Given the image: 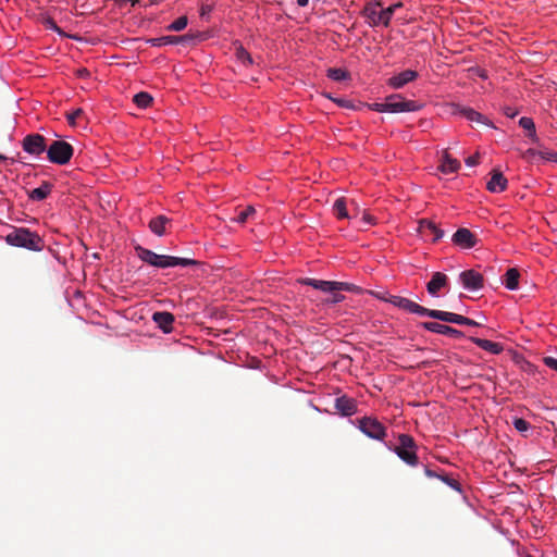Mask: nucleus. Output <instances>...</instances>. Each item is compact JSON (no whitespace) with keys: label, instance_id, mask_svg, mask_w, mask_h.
Wrapping results in <instances>:
<instances>
[{"label":"nucleus","instance_id":"1","mask_svg":"<svg viewBox=\"0 0 557 557\" xmlns=\"http://www.w3.org/2000/svg\"><path fill=\"white\" fill-rule=\"evenodd\" d=\"M139 259L147 264L159 268L189 267L197 264V261L190 258L174 257L168 255H159L144 247L136 248Z\"/></svg>","mask_w":557,"mask_h":557},{"label":"nucleus","instance_id":"2","mask_svg":"<svg viewBox=\"0 0 557 557\" xmlns=\"http://www.w3.org/2000/svg\"><path fill=\"white\" fill-rule=\"evenodd\" d=\"M5 243L32 251H40L44 247L40 236L26 227L14 228L5 236Z\"/></svg>","mask_w":557,"mask_h":557},{"label":"nucleus","instance_id":"3","mask_svg":"<svg viewBox=\"0 0 557 557\" xmlns=\"http://www.w3.org/2000/svg\"><path fill=\"white\" fill-rule=\"evenodd\" d=\"M384 444L406 465L410 467H416L419 465V458L417 456V444L414 443L412 436L408 434H400L398 436V445L395 447H392L387 443Z\"/></svg>","mask_w":557,"mask_h":557},{"label":"nucleus","instance_id":"4","mask_svg":"<svg viewBox=\"0 0 557 557\" xmlns=\"http://www.w3.org/2000/svg\"><path fill=\"white\" fill-rule=\"evenodd\" d=\"M298 283L306 286H311L314 289H318L324 294H334V292H352L355 289V285L346 282H336V281H324L317 278H299Z\"/></svg>","mask_w":557,"mask_h":557},{"label":"nucleus","instance_id":"5","mask_svg":"<svg viewBox=\"0 0 557 557\" xmlns=\"http://www.w3.org/2000/svg\"><path fill=\"white\" fill-rule=\"evenodd\" d=\"M354 423V421H351ZM357 429L367 437L383 442L386 436V428L373 417H363L355 422Z\"/></svg>","mask_w":557,"mask_h":557},{"label":"nucleus","instance_id":"6","mask_svg":"<svg viewBox=\"0 0 557 557\" xmlns=\"http://www.w3.org/2000/svg\"><path fill=\"white\" fill-rule=\"evenodd\" d=\"M73 153L72 145L64 140H54L47 147V158L54 164L64 165L69 163Z\"/></svg>","mask_w":557,"mask_h":557},{"label":"nucleus","instance_id":"7","mask_svg":"<svg viewBox=\"0 0 557 557\" xmlns=\"http://www.w3.org/2000/svg\"><path fill=\"white\" fill-rule=\"evenodd\" d=\"M386 101L388 113L416 112L423 108V104L413 100H406L399 94L386 97Z\"/></svg>","mask_w":557,"mask_h":557},{"label":"nucleus","instance_id":"8","mask_svg":"<svg viewBox=\"0 0 557 557\" xmlns=\"http://www.w3.org/2000/svg\"><path fill=\"white\" fill-rule=\"evenodd\" d=\"M450 108H451V114H454V115H460V116H463L469 122H475V123L485 125L490 128H496L494 123L488 117H486L485 115H483L482 113L475 111L474 109H472L470 107H466V106H462L459 103H451Z\"/></svg>","mask_w":557,"mask_h":557},{"label":"nucleus","instance_id":"9","mask_svg":"<svg viewBox=\"0 0 557 557\" xmlns=\"http://www.w3.org/2000/svg\"><path fill=\"white\" fill-rule=\"evenodd\" d=\"M22 148L24 152L38 158L47 151L46 138L37 133L28 134L22 140Z\"/></svg>","mask_w":557,"mask_h":557},{"label":"nucleus","instance_id":"10","mask_svg":"<svg viewBox=\"0 0 557 557\" xmlns=\"http://www.w3.org/2000/svg\"><path fill=\"white\" fill-rule=\"evenodd\" d=\"M383 301L388 302L393 305L394 307H397L399 309H403L405 311H408L410 313H414L420 317H424L426 312V308L423 306H420L419 304L397 295H388L387 298H383Z\"/></svg>","mask_w":557,"mask_h":557},{"label":"nucleus","instance_id":"11","mask_svg":"<svg viewBox=\"0 0 557 557\" xmlns=\"http://www.w3.org/2000/svg\"><path fill=\"white\" fill-rule=\"evenodd\" d=\"M458 281L463 289L472 293L482 289L484 283L483 275L472 269L460 272Z\"/></svg>","mask_w":557,"mask_h":557},{"label":"nucleus","instance_id":"12","mask_svg":"<svg viewBox=\"0 0 557 557\" xmlns=\"http://www.w3.org/2000/svg\"><path fill=\"white\" fill-rule=\"evenodd\" d=\"M478 242V237L466 227L458 228L451 236V243L461 250L474 248Z\"/></svg>","mask_w":557,"mask_h":557},{"label":"nucleus","instance_id":"13","mask_svg":"<svg viewBox=\"0 0 557 557\" xmlns=\"http://www.w3.org/2000/svg\"><path fill=\"white\" fill-rule=\"evenodd\" d=\"M418 232L424 239H430L434 243L442 239L445 235L444 230H442L433 221L428 219H422L419 221Z\"/></svg>","mask_w":557,"mask_h":557},{"label":"nucleus","instance_id":"14","mask_svg":"<svg viewBox=\"0 0 557 557\" xmlns=\"http://www.w3.org/2000/svg\"><path fill=\"white\" fill-rule=\"evenodd\" d=\"M421 327L435 334L447 335L455 338L463 337L461 331L438 322H422Z\"/></svg>","mask_w":557,"mask_h":557},{"label":"nucleus","instance_id":"15","mask_svg":"<svg viewBox=\"0 0 557 557\" xmlns=\"http://www.w3.org/2000/svg\"><path fill=\"white\" fill-rule=\"evenodd\" d=\"M334 407L343 417H351L357 412V401L347 395L336 397Z\"/></svg>","mask_w":557,"mask_h":557},{"label":"nucleus","instance_id":"16","mask_svg":"<svg viewBox=\"0 0 557 557\" xmlns=\"http://www.w3.org/2000/svg\"><path fill=\"white\" fill-rule=\"evenodd\" d=\"M418 77V72L413 70H405L391 78H388V86L394 89H400L408 83L414 81Z\"/></svg>","mask_w":557,"mask_h":557},{"label":"nucleus","instance_id":"17","mask_svg":"<svg viewBox=\"0 0 557 557\" xmlns=\"http://www.w3.org/2000/svg\"><path fill=\"white\" fill-rule=\"evenodd\" d=\"M448 284V277L446 274L442 272H435L432 275V278L426 284V290L430 296L438 297V292L442 288H445Z\"/></svg>","mask_w":557,"mask_h":557},{"label":"nucleus","instance_id":"18","mask_svg":"<svg viewBox=\"0 0 557 557\" xmlns=\"http://www.w3.org/2000/svg\"><path fill=\"white\" fill-rule=\"evenodd\" d=\"M508 184L507 178L498 170H493L490 181L486 183V188L491 193H502L506 189Z\"/></svg>","mask_w":557,"mask_h":557},{"label":"nucleus","instance_id":"19","mask_svg":"<svg viewBox=\"0 0 557 557\" xmlns=\"http://www.w3.org/2000/svg\"><path fill=\"white\" fill-rule=\"evenodd\" d=\"M424 317H429L434 320L453 323V324H458V325L461 321V314H457V313L448 312V311H442V310H433V309H428V308H426V312H425Z\"/></svg>","mask_w":557,"mask_h":557},{"label":"nucleus","instance_id":"20","mask_svg":"<svg viewBox=\"0 0 557 557\" xmlns=\"http://www.w3.org/2000/svg\"><path fill=\"white\" fill-rule=\"evenodd\" d=\"M153 322L158 325L163 333L169 334L172 332V324L174 315L168 311H157L152 314Z\"/></svg>","mask_w":557,"mask_h":557},{"label":"nucleus","instance_id":"21","mask_svg":"<svg viewBox=\"0 0 557 557\" xmlns=\"http://www.w3.org/2000/svg\"><path fill=\"white\" fill-rule=\"evenodd\" d=\"M171 223V219L165 215H158L150 220L149 230L157 236L161 237L165 234V226Z\"/></svg>","mask_w":557,"mask_h":557},{"label":"nucleus","instance_id":"22","mask_svg":"<svg viewBox=\"0 0 557 557\" xmlns=\"http://www.w3.org/2000/svg\"><path fill=\"white\" fill-rule=\"evenodd\" d=\"M470 339L478 347H480L481 349L486 350L493 355H498L503 351V345L499 343L492 342L488 339L479 338V337H471Z\"/></svg>","mask_w":557,"mask_h":557},{"label":"nucleus","instance_id":"23","mask_svg":"<svg viewBox=\"0 0 557 557\" xmlns=\"http://www.w3.org/2000/svg\"><path fill=\"white\" fill-rule=\"evenodd\" d=\"M51 189H52V185L48 182H44L40 186L34 188L29 193L28 197L32 200L41 201L49 196V194L51 193Z\"/></svg>","mask_w":557,"mask_h":557},{"label":"nucleus","instance_id":"24","mask_svg":"<svg viewBox=\"0 0 557 557\" xmlns=\"http://www.w3.org/2000/svg\"><path fill=\"white\" fill-rule=\"evenodd\" d=\"M519 271L516 268H509L505 273L503 284L508 290H516L519 285Z\"/></svg>","mask_w":557,"mask_h":557},{"label":"nucleus","instance_id":"25","mask_svg":"<svg viewBox=\"0 0 557 557\" xmlns=\"http://www.w3.org/2000/svg\"><path fill=\"white\" fill-rule=\"evenodd\" d=\"M440 169L446 174L455 173L460 169V162L446 153L442 159Z\"/></svg>","mask_w":557,"mask_h":557},{"label":"nucleus","instance_id":"26","mask_svg":"<svg viewBox=\"0 0 557 557\" xmlns=\"http://www.w3.org/2000/svg\"><path fill=\"white\" fill-rule=\"evenodd\" d=\"M519 125L524 131L528 132V136L531 138V140L533 143H537L539 141V137L536 135V129H535V123H534L533 119H531L529 116H522L519 120Z\"/></svg>","mask_w":557,"mask_h":557},{"label":"nucleus","instance_id":"27","mask_svg":"<svg viewBox=\"0 0 557 557\" xmlns=\"http://www.w3.org/2000/svg\"><path fill=\"white\" fill-rule=\"evenodd\" d=\"M403 7L401 2L394 3L380 11L379 21H382L384 26H388L395 11Z\"/></svg>","mask_w":557,"mask_h":557},{"label":"nucleus","instance_id":"28","mask_svg":"<svg viewBox=\"0 0 557 557\" xmlns=\"http://www.w3.org/2000/svg\"><path fill=\"white\" fill-rule=\"evenodd\" d=\"M326 76L335 82H343L350 78V74L346 70L339 67H330L326 71Z\"/></svg>","mask_w":557,"mask_h":557},{"label":"nucleus","instance_id":"29","mask_svg":"<svg viewBox=\"0 0 557 557\" xmlns=\"http://www.w3.org/2000/svg\"><path fill=\"white\" fill-rule=\"evenodd\" d=\"M346 206L347 205H346L345 198L341 197L335 200V202L333 205V210H334L335 214L337 215V218H339V219H348L349 218Z\"/></svg>","mask_w":557,"mask_h":557},{"label":"nucleus","instance_id":"30","mask_svg":"<svg viewBox=\"0 0 557 557\" xmlns=\"http://www.w3.org/2000/svg\"><path fill=\"white\" fill-rule=\"evenodd\" d=\"M363 15L369 20V24L371 26H377L382 24V21H379L380 12H376V9L370 5L364 8Z\"/></svg>","mask_w":557,"mask_h":557},{"label":"nucleus","instance_id":"31","mask_svg":"<svg viewBox=\"0 0 557 557\" xmlns=\"http://www.w3.org/2000/svg\"><path fill=\"white\" fill-rule=\"evenodd\" d=\"M134 102L137 107L146 109L152 102V97L148 92L141 91L134 96Z\"/></svg>","mask_w":557,"mask_h":557},{"label":"nucleus","instance_id":"32","mask_svg":"<svg viewBox=\"0 0 557 557\" xmlns=\"http://www.w3.org/2000/svg\"><path fill=\"white\" fill-rule=\"evenodd\" d=\"M236 58L244 65L252 64V58L250 53L240 45L236 48Z\"/></svg>","mask_w":557,"mask_h":557},{"label":"nucleus","instance_id":"33","mask_svg":"<svg viewBox=\"0 0 557 557\" xmlns=\"http://www.w3.org/2000/svg\"><path fill=\"white\" fill-rule=\"evenodd\" d=\"M187 24H188L187 17L185 15L180 16L174 22H172L170 25H168L166 29L170 32H181L186 28Z\"/></svg>","mask_w":557,"mask_h":557},{"label":"nucleus","instance_id":"34","mask_svg":"<svg viewBox=\"0 0 557 557\" xmlns=\"http://www.w3.org/2000/svg\"><path fill=\"white\" fill-rule=\"evenodd\" d=\"M438 479L444 482L446 485H448L450 488L461 493L462 492V488H461V484L455 480L454 478H450L446 474H441L438 475Z\"/></svg>","mask_w":557,"mask_h":557},{"label":"nucleus","instance_id":"35","mask_svg":"<svg viewBox=\"0 0 557 557\" xmlns=\"http://www.w3.org/2000/svg\"><path fill=\"white\" fill-rule=\"evenodd\" d=\"M255 213V208L249 206L245 210L238 212V214L233 219L236 223H245L247 219Z\"/></svg>","mask_w":557,"mask_h":557},{"label":"nucleus","instance_id":"36","mask_svg":"<svg viewBox=\"0 0 557 557\" xmlns=\"http://www.w3.org/2000/svg\"><path fill=\"white\" fill-rule=\"evenodd\" d=\"M512 424L515 429L520 433H525L530 430V423L522 418H515Z\"/></svg>","mask_w":557,"mask_h":557},{"label":"nucleus","instance_id":"37","mask_svg":"<svg viewBox=\"0 0 557 557\" xmlns=\"http://www.w3.org/2000/svg\"><path fill=\"white\" fill-rule=\"evenodd\" d=\"M157 40H162L163 45H176V44H181L184 40V37L162 36L160 38H157Z\"/></svg>","mask_w":557,"mask_h":557},{"label":"nucleus","instance_id":"38","mask_svg":"<svg viewBox=\"0 0 557 557\" xmlns=\"http://www.w3.org/2000/svg\"><path fill=\"white\" fill-rule=\"evenodd\" d=\"M370 108L375 112L388 113L386 100L384 102H374L370 106Z\"/></svg>","mask_w":557,"mask_h":557},{"label":"nucleus","instance_id":"39","mask_svg":"<svg viewBox=\"0 0 557 557\" xmlns=\"http://www.w3.org/2000/svg\"><path fill=\"white\" fill-rule=\"evenodd\" d=\"M213 11V5L211 4H201L199 9V14L201 18H209L211 12Z\"/></svg>","mask_w":557,"mask_h":557},{"label":"nucleus","instance_id":"40","mask_svg":"<svg viewBox=\"0 0 557 557\" xmlns=\"http://www.w3.org/2000/svg\"><path fill=\"white\" fill-rule=\"evenodd\" d=\"M330 298L327 299V304L336 305L342 302L345 299V296L339 294V292H334V294H329Z\"/></svg>","mask_w":557,"mask_h":557},{"label":"nucleus","instance_id":"41","mask_svg":"<svg viewBox=\"0 0 557 557\" xmlns=\"http://www.w3.org/2000/svg\"><path fill=\"white\" fill-rule=\"evenodd\" d=\"M81 114H83V110L82 109H76L73 112L67 113L66 119H67L69 124L70 125H75L76 119L78 116H81Z\"/></svg>","mask_w":557,"mask_h":557},{"label":"nucleus","instance_id":"42","mask_svg":"<svg viewBox=\"0 0 557 557\" xmlns=\"http://www.w3.org/2000/svg\"><path fill=\"white\" fill-rule=\"evenodd\" d=\"M540 156L544 160L557 162V152H548V151H546V152H541Z\"/></svg>","mask_w":557,"mask_h":557},{"label":"nucleus","instance_id":"43","mask_svg":"<svg viewBox=\"0 0 557 557\" xmlns=\"http://www.w3.org/2000/svg\"><path fill=\"white\" fill-rule=\"evenodd\" d=\"M459 325L480 326V323H478L476 321H474L470 318L461 315V321H460Z\"/></svg>","mask_w":557,"mask_h":557},{"label":"nucleus","instance_id":"44","mask_svg":"<svg viewBox=\"0 0 557 557\" xmlns=\"http://www.w3.org/2000/svg\"><path fill=\"white\" fill-rule=\"evenodd\" d=\"M466 165L469 168L475 166L479 163V154L470 156L466 160Z\"/></svg>","mask_w":557,"mask_h":557},{"label":"nucleus","instance_id":"45","mask_svg":"<svg viewBox=\"0 0 557 557\" xmlns=\"http://www.w3.org/2000/svg\"><path fill=\"white\" fill-rule=\"evenodd\" d=\"M544 363L548 368H550V369H553V370H555L557 372V359L556 358H554V357H546L544 359Z\"/></svg>","mask_w":557,"mask_h":557},{"label":"nucleus","instance_id":"46","mask_svg":"<svg viewBox=\"0 0 557 557\" xmlns=\"http://www.w3.org/2000/svg\"><path fill=\"white\" fill-rule=\"evenodd\" d=\"M504 114L507 116V117H515L517 114H518V111L515 110L513 108L511 107H506L504 108Z\"/></svg>","mask_w":557,"mask_h":557},{"label":"nucleus","instance_id":"47","mask_svg":"<svg viewBox=\"0 0 557 557\" xmlns=\"http://www.w3.org/2000/svg\"><path fill=\"white\" fill-rule=\"evenodd\" d=\"M362 222H363L366 225H372V224H374V219H373V216H371L370 214L363 213V215H362Z\"/></svg>","mask_w":557,"mask_h":557},{"label":"nucleus","instance_id":"48","mask_svg":"<svg viewBox=\"0 0 557 557\" xmlns=\"http://www.w3.org/2000/svg\"><path fill=\"white\" fill-rule=\"evenodd\" d=\"M424 473L428 478H437L438 479V475L435 471L429 469L428 467L424 468Z\"/></svg>","mask_w":557,"mask_h":557},{"label":"nucleus","instance_id":"49","mask_svg":"<svg viewBox=\"0 0 557 557\" xmlns=\"http://www.w3.org/2000/svg\"><path fill=\"white\" fill-rule=\"evenodd\" d=\"M47 26L51 29L60 32V28L55 25V23L52 20L47 21Z\"/></svg>","mask_w":557,"mask_h":557},{"label":"nucleus","instance_id":"50","mask_svg":"<svg viewBox=\"0 0 557 557\" xmlns=\"http://www.w3.org/2000/svg\"><path fill=\"white\" fill-rule=\"evenodd\" d=\"M525 153H527L528 156H530V157H534V156H537V154L540 156V153H541V152H540V151H536L535 149L530 148V149H528V150H527V152H525Z\"/></svg>","mask_w":557,"mask_h":557},{"label":"nucleus","instance_id":"51","mask_svg":"<svg viewBox=\"0 0 557 557\" xmlns=\"http://www.w3.org/2000/svg\"><path fill=\"white\" fill-rule=\"evenodd\" d=\"M370 7L376 9V8H381L382 7V2L381 0H373V2L371 4H369Z\"/></svg>","mask_w":557,"mask_h":557},{"label":"nucleus","instance_id":"52","mask_svg":"<svg viewBox=\"0 0 557 557\" xmlns=\"http://www.w3.org/2000/svg\"><path fill=\"white\" fill-rule=\"evenodd\" d=\"M308 3H309V0H297V4H298L299 7H302V8H304V7H307V5H308Z\"/></svg>","mask_w":557,"mask_h":557},{"label":"nucleus","instance_id":"53","mask_svg":"<svg viewBox=\"0 0 557 557\" xmlns=\"http://www.w3.org/2000/svg\"><path fill=\"white\" fill-rule=\"evenodd\" d=\"M182 37H184V40L182 42H187V41L194 39V36H191V35H183Z\"/></svg>","mask_w":557,"mask_h":557},{"label":"nucleus","instance_id":"54","mask_svg":"<svg viewBox=\"0 0 557 557\" xmlns=\"http://www.w3.org/2000/svg\"><path fill=\"white\" fill-rule=\"evenodd\" d=\"M337 103H338L339 106H342V107H348V106H347V101H346V100H343V99L337 100Z\"/></svg>","mask_w":557,"mask_h":557},{"label":"nucleus","instance_id":"55","mask_svg":"<svg viewBox=\"0 0 557 557\" xmlns=\"http://www.w3.org/2000/svg\"><path fill=\"white\" fill-rule=\"evenodd\" d=\"M152 45L153 46H160V45H163V44H162V40H157V38H156V39H152Z\"/></svg>","mask_w":557,"mask_h":557},{"label":"nucleus","instance_id":"56","mask_svg":"<svg viewBox=\"0 0 557 557\" xmlns=\"http://www.w3.org/2000/svg\"><path fill=\"white\" fill-rule=\"evenodd\" d=\"M387 297H388V295L387 296H385V295H377V298L381 299V300H383V298H387Z\"/></svg>","mask_w":557,"mask_h":557},{"label":"nucleus","instance_id":"57","mask_svg":"<svg viewBox=\"0 0 557 557\" xmlns=\"http://www.w3.org/2000/svg\"><path fill=\"white\" fill-rule=\"evenodd\" d=\"M7 157L0 153V161H5Z\"/></svg>","mask_w":557,"mask_h":557},{"label":"nucleus","instance_id":"58","mask_svg":"<svg viewBox=\"0 0 557 557\" xmlns=\"http://www.w3.org/2000/svg\"><path fill=\"white\" fill-rule=\"evenodd\" d=\"M138 1H139V0H134V1H133V4H135V3H136V2H138Z\"/></svg>","mask_w":557,"mask_h":557}]
</instances>
